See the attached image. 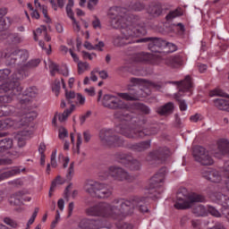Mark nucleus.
<instances>
[{"label":"nucleus","instance_id":"f257e3e1","mask_svg":"<svg viewBox=\"0 0 229 229\" xmlns=\"http://www.w3.org/2000/svg\"><path fill=\"white\" fill-rule=\"evenodd\" d=\"M110 24L115 30H121L122 36H115L114 46L121 47L128 44H135L137 37L146 35V25L140 23L139 18L133 21L126 19V9L122 7H113L109 11Z\"/></svg>","mask_w":229,"mask_h":229},{"label":"nucleus","instance_id":"f03ea898","mask_svg":"<svg viewBox=\"0 0 229 229\" xmlns=\"http://www.w3.org/2000/svg\"><path fill=\"white\" fill-rule=\"evenodd\" d=\"M119 205H125L124 201L114 199L111 204L101 202L86 208L85 212L91 217H113V219H121Z\"/></svg>","mask_w":229,"mask_h":229},{"label":"nucleus","instance_id":"7ed1b4c3","mask_svg":"<svg viewBox=\"0 0 229 229\" xmlns=\"http://www.w3.org/2000/svg\"><path fill=\"white\" fill-rule=\"evenodd\" d=\"M24 79V72L19 70L13 74V81L0 85V94L9 92L4 96H0V103H12L13 96H21L22 87L19 80Z\"/></svg>","mask_w":229,"mask_h":229},{"label":"nucleus","instance_id":"20e7f679","mask_svg":"<svg viewBox=\"0 0 229 229\" xmlns=\"http://www.w3.org/2000/svg\"><path fill=\"white\" fill-rule=\"evenodd\" d=\"M38 114L35 110H28L22 117L16 119L6 118L0 120V131L13 128L14 130H26L30 126V123L37 119Z\"/></svg>","mask_w":229,"mask_h":229},{"label":"nucleus","instance_id":"39448f33","mask_svg":"<svg viewBox=\"0 0 229 229\" xmlns=\"http://www.w3.org/2000/svg\"><path fill=\"white\" fill-rule=\"evenodd\" d=\"M84 191L92 198H98L99 199H107L113 192L112 187L108 184L92 179H88L84 182Z\"/></svg>","mask_w":229,"mask_h":229},{"label":"nucleus","instance_id":"423d86ee","mask_svg":"<svg viewBox=\"0 0 229 229\" xmlns=\"http://www.w3.org/2000/svg\"><path fill=\"white\" fill-rule=\"evenodd\" d=\"M119 200L123 201L125 205H119L120 210V219L123 217H126V216H131L135 210H139V212H148V208L144 202L146 198L144 197H135L132 199H119Z\"/></svg>","mask_w":229,"mask_h":229},{"label":"nucleus","instance_id":"0eeeda50","mask_svg":"<svg viewBox=\"0 0 229 229\" xmlns=\"http://www.w3.org/2000/svg\"><path fill=\"white\" fill-rule=\"evenodd\" d=\"M98 139L104 148H124L126 140L117 135L114 129L104 128L98 132Z\"/></svg>","mask_w":229,"mask_h":229},{"label":"nucleus","instance_id":"6e6552de","mask_svg":"<svg viewBox=\"0 0 229 229\" xmlns=\"http://www.w3.org/2000/svg\"><path fill=\"white\" fill-rule=\"evenodd\" d=\"M203 201H205V197L202 195L192 193L189 196L187 190L183 189L176 194L174 208H177V210H186V208H191L193 203H201Z\"/></svg>","mask_w":229,"mask_h":229},{"label":"nucleus","instance_id":"1a4fd4ad","mask_svg":"<svg viewBox=\"0 0 229 229\" xmlns=\"http://www.w3.org/2000/svg\"><path fill=\"white\" fill-rule=\"evenodd\" d=\"M4 58L7 67H20L26 64L30 58V53L26 49L13 48L10 52L5 53Z\"/></svg>","mask_w":229,"mask_h":229},{"label":"nucleus","instance_id":"9d476101","mask_svg":"<svg viewBox=\"0 0 229 229\" xmlns=\"http://www.w3.org/2000/svg\"><path fill=\"white\" fill-rule=\"evenodd\" d=\"M165 178V170H161L156 174L149 181L148 186L147 187L146 194H148L147 198H158V194L164 192L162 189V183Z\"/></svg>","mask_w":229,"mask_h":229},{"label":"nucleus","instance_id":"9b49d317","mask_svg":"<svg viewBox=\"0 0 229 229\" xmlns=\"http://www.w3.org/2000/svg\"><path fill=\"white\" fill-rule=\"evenodd\" d=\"M171 83H173L174 85H177L179 91L174 95V98L179 103L180 111L185 112V110H187V102L180 98H182V96H183L185 92L191 90V87H192V81L191 79V76L187 75L183 81H174Z\"/></svg>","mask_w":229,"mask_h":229},{"label":"nucleus","instance_id":"f8f14e48","mask_svg":"<svg viewBox=\"0 0 229 229\" xmlns=\"http://www.w3.org/2000/svg\"><path fill=\"white\" fill-rule=\"evenodd\" d=\"M151 94V90L149 89L143 87L135 86L132 89H129V92L127 93H116L118 98L124 99L125 101H139L140 98H148Z\"/></svg>","mask_w":229,"mask_h":229},{"label":"nucleus","instance_id":"ddd939ff","mask_svg":"<svg viewBox=\"0 0 229 229\" xmlns=\"http://www.w3.org/2000/svg\"><path fill=\"white\" fill-rule=\"evenodd\" d=\"M102 105L109 110H128L130 106L126 102L121 100L117 96L106 94L102 99Z\"/></svg>","mask_w":229,"mask_h":229},{"label":"nucleus","instance_id":"4468645a","mask_svg":"<svg viewBox=\"0 0 229 229\" xmlns=\"http://www.w3.org/2000/svg\"><path fill=\"white\" fill-rule=\"evenodd\" d=\"M171 152L167 147L159 148L148 153L146 157L148 164H164L169 158Z\"/></svg>","mask_w":229,"mask_h":229},{"label":"nucleus","instance_id":"2eb2a0df","mask_svg":"<svg viewBox=\"0 0 229 229\" xmlns=\"http://www.w3.org/2000/svg\"><path fill=\"white\" fill-rule=\"evenodd\" d=\"M109 176H112L116 182H128L131 183L135 182V176L130 174L124 168L112 165L108 168Z\"/></svg>","mask_w":229,"mask_h":229},{"label":"nucleus","instance_id":"dca6fc26","mask_svg":"<svg viewBox=\"0 0 229 229\" xmlns=\"http://www.w3.org/2000/svg\"><path fill=\"white\" fill-rule=\"evenodd\" d=\"M193 157L195 161L201 165H212L214 164V159L203 147H196L193 150Z\"/></svg>","mask_w":229,"mask_h":229},{"label":"nucleus","instance_id":"f3484780","mask_svg":"<svg viewBox=\"0 0 229 229\" xmlns=\"http://www.w3.org/2000/svg\"><path fill=\"white\" fill-rule=\"evenodd\" d=\"M120 135H123L126 139H131L132 140H140V128L138 125L127 124L120 126Z\"/></svg>","mask_w":229,"mask_h":229},{"label":"nucleus","instance_id":"a211bd4d","mask_svg":"<svg viewBox=\"0 0 229 229\" xmlns=\"http://www.w3.org/2000/svg\"><path fill=\"white\" fill-rule=\"evenodd\" d=\"M137 42L138 43L148 42V49L152 51V53H160V48L164 47V49H165V46H167V41L158 38H138Z\"/></svg>","mask_w":229,"mask_h":229},{"label":"nucleus","instance_id":"6ab92c4d","mask_svg":"<svg viewBox=\"0 0 229 229\" xmlns=\"http://www.w3.org/2000/svg\"><path fill=\"white\" fill-rule=\"evenodd\" d=\"M211 96H219L218 98L214 100V105L218 110H225L229 112V99L225 98L228 95L223 90L216 89L211 92Z\"/></svg>","mask_w":229,"mask_h":229},{"label":"nucleus","instance_id":"aec40b11","mask_svg":"<svg viewBox=\"0 0 229 229\" xmlns=\"http://www.w3.org/2000/svg\"><path fill=\"white\" fill-rule=\"evenodd\" d=\"M212 155L216 158L229 157V140L227 139H220L216 141V148L213 149Z\"/></svg>","mask_w":229,"mask_h":229},{"label":"nucleus","instance_id":"412c9836","mask_svg":"<svg viewBox=\"0 0 229 229\" xmlns=\"http://www.w3.org/2000/svg\"><path fill=\"white\" fill-rule=\"evenodd\" d=\"M202 177L212 183H221L223 181V176L219 171L214 168H204L201 170Z\"/></svg>","mask_w":229,"mask_h":229},{"label":"nucleus","instance_id":"4be33fe9","mask_svg":"<svg viewBox=\"0 0 229 229\" xmlns=\"http://www.w3.org/2000/svg\"><path fill=\"white\" fill-rule=\"evenodd\" d=\"M80 229H100L103 228V222L99 219L83 218L79 224Z\"/></svg>","mask_w":229,"mask_h":229},{"label":"nucleus","instance_id":"5701e85b","mask_svg":"<svg viewBox=\"0 0 229 229\" xmlns=\"http://www.w3.org/2000/svg\"><path fill=\"white\" fill-rule=\"evenodd\" d=\"M125 148H127V149H131V151H135L136 153H142L151 148V140H148L137 143H128L125 145Z\"/></svg>","mask_w":229,"mask_h":229},{"label":"nucleus","instance_id":"b1692460","mask_svg":"<svg viewBox=\"0 0 229 229\" xmlns=\"http://www.w3.org/2000/svg\"><path fill=\"white\" fill-rule=\"evenodd\" d=\"M122 164H124L126 167H129L131 171H140L141 164L140 161L135 159L128 155H123L121 157Z\"/></svg>","mask_w":229,"mask_h":229},{"label":"nucleus","instance_id":"393cba45","mask_svg":"<svg viewBox=\"0 0 229 229\" xmlns=\"http://www.w3.org/2000/svg\"><path fill=\"white\" fill-rule=\"evenodd\" d=\"M38 95V89H37V87L32 86L26 89V90L23 92V96L25 97L21 100V105H30L31 102L30 98H35Z\"/></svg>","mask_w":229,"mask_h":229},{"label":"nucleus","instance_id":"a878e982","mask_svg":"<svg viewBox=\"0 0 229 229\" xmlns=\"http://www.w3.org/2000/svg\"><path fill=\"white\" fill-rule=\"evenodd\" d=\"M72 6H74V0H68V4L66 5V13L68 17L72 21L74 31H80V24H78V21H76V19L74 18Z\"/></svg>","mask_w":229,"mask_h":229},{"label":"nucleus","instance_id":"bb28decb","mask_svg":"<svg viewBox=\"0 0 229 229\" xmlns=\"http://www.w3.org/2000/svg\"><path fill=\"white\" fill-rule=\"evenodd\" d=\"M213 199L216 201V203H218V205H221L223 208H229V197L221 193V192H216L213 194Z\"/></svg>","mask_w":229,"mask_h":229},{"label":"nucleus","instance_id":"cd10ccee","mask_svg":"<svg viewBox=\"0 0 229 229\" xmlns=\"http://www.w3.org/2000/svg\"><path fill=\"white\" fill-rule=\"evenodd\" d=\"M22 196H24V191H19L11 195L9 199L10 205L13 207L22 205Z\"/></svg>","mask_w":229,"mask_h":229},{"label":"nucleus","instance_id":"c85d7f7f","mask_svg":"<svg viewBox=\"0 0 229 229\" xmlns=\"http://www.w3.org/2000/svg\"><path fill=\"white\" fill-rule=\"evenodd\" d=\"M21 171L24 172L26 171V168H23L21 170L19 167H14L9 171L3 172L0 174V182H3V180H6V178H12V176H15L16 174H21Z\"/></svg>","mask_w":229,"mask_h":229},{"label":"nucleus","instance_id":"c756f323","mask_svg":"<svg viewBox=\"0 0 229 229\" xmlns=\"http://www.w3.org/2000/svg\"><path fill=\"white\" fill-rule=\"evenodd\" d=\"M174 111V104L168 102L165 105L157 108V114L159 115H169Z\"/></svg>","mask_w":229,"mask_h":229},{"label":"nucleus","instance_id":"7c9ffc66","mask_svg":"<svg viewBox=\"0 0 229 229\" xmlns=\"http://www.w3.org/2000/svg\"><path fill=\"white\" fill-rule=\"evenodd\" d=\"M74 110H76V106L74 104H71L69 108L64 109V111L59 114L58 121L60 123H66L67 119H69Z\"/></svg>","mask_w":229,"mask_h":229},{"label":"nucleus","instance_id":"2f4dec72","mask_svg":"<svg viewBox=\"0 0 229 229\" xmlns=\"http://www.w3.org/2000/svg\"><path fill=\"white\" fill-rule=\"evenodd\" d=\"M74 176V162H72L69 165L68 171L66 173V178L63 179L62 177H58L59 185H64L65 182H71L72 177Z\"/></svg>","mask_w":229,"mask_h":229},{"label":"nucleus","instance_id":"473e14b6","mask_svg":"<svg viewBox=\"0 0 229 229\" xmlns=\"http://www.w3.org/2000/svg\"><path fill=\"white\" fill-rule=\"evenodd\" d=\"M165 64V65H168V67H172L173 69H174L180 66V64H182V58L179 55H172L166 57Z\"/></svg>","mask_w":229,"mask_h":229},{"label":"nucleus","instance_id":"72a5a7b5","mask_svg":"<svg viewBox=\"0 0 229 229\" xmlns=\"http://www.w3.org/2000/svg\"><path fill=\"white\" fill-rule=\"evenodd\" d=\"M15 114V106H0V117H9Z\"/></svg>","mask_w":229,"mask_h":229},{"label":"nucleus","instance_id":"f704fd0d","mask_svg":"<svg viewBox=\"0 0 229 229\" xmlns=\"http://www.w3.org/2000/svg\"><path fill=\"white\" fill-rule=\"evenodd\" d=\"M162 4H151L148 9V13L152 15V17H160V15H162Z\"/></svg>","mask_w":229,"mask_h":229},{"label":"nucleus","instance_id":"c9c22d12","mask_svg":"<svg viewBox=\"0 0 229 229\" xmlns=\"http://www.w3.org/2000/svg\"><path fill=\"white\" fill-rule=\"evenodd\" d=\"M13 147V140L5 138L0 140V153H4Z\"/></svg>","mask_w":229,"mask_h":229},{"label":"nucleus","instance_id":"e433bc0d","mask_svg":"<svg viewBox=\"0 0 229 229\" xmlns=\"http://www.w3.org/2000/svg\"><path fill=\"white\" fill-rule=\"evenodd\" d=\"M192 212L197 217H203L205 216H208L207 208H205V206L203 205L195 206L192 209Z\"/></svg>","mask_w":229,"mask_h":229},{"label":"nucleus","instance_id":"4c0bfd02","mask_svg":"<svg viewBox=\"0 0 229 229\" xmlns=\"http://www.w3.org/2000/svg\"><path fill=\"white\" fill-rule=\"evenodd\" d=\"M158 133V131L155 127H151L149 129H140V139H144V137H151V135H157Z\"/></svg>","mask_w":229,"mask_h":229},{"label":"nucleus","instance_id":"58836bf2","mask_svg":"<svg viewBox=\"0 0 229 229\" xmlns=\"http://www.w3.org/2000/svg\"><path fill=\"white\" fill-rule=\"evenodd\" d=\"M114 119H118V121H125L127 123H130V121H133V116L130 114H123L121 111H116L114 114Z\"/></svg>","mask_w":229,"mask_h":229},{"label":"nucleus","instance_id":"ea45409f","mask_svg":"<svg viewBox=\"0 0 229 229\" xmlns=\"http://www.w3.org/2000/svg\"><path fill=\"white\" fill-rule=\"evenodd\" d=\"M182 15H183V12L182 11L181 8H177L174 11H171L165 16V19H166V21H173V19H176V17H182Z\"/></svg>","mask_w":229,"mask_h":229},{"label":"nucleus","instance_id":"a19ab883","mask_svg":"<svg viewBox=\"0 0 229 229\" xmlns=\"http://www.w3.org/2000/svg\"><path fill=\"white\" fill-rule=\"evenodd\" d=\"M144 8H145L144 4L139 1L131 2L129 4V10H132L133 12H142Z\"/></svg>","mask_w":229,"mask_h":229},{"label":"nucleus","instance_id":"79ce46f5","mask_svg":"<svg viewBox=\"0 0 229 229\" xmlns=\"http://www.w3.org/2000/svg\"><path fill=\"white\" fill-rule=\"evenodd\" d=\"M40 64V59H32L29 61L26 64H23V69H35Z\"/></svg>","mask_w":229,"mask_h":229},{"label":"nucleus","instance_id":"37998d69","mask_svg":"<svg viewBox=\"0 0 229 229\" xmlns=\"http://www.w3.org/2000/svg\"><path fill=\"white\" fill-rule=\"evenodd\" d=\"M8 13V9L6 8H0V31H4L6 28L4 25V21H3V17Z\"/></svg>","mask_w":229,"mask_h":229},{"label":"nucleus","instance_id":"c03bdc74","mask_svg":"<svg viewBox=\"0 0 229 229\" xmlns=\"http://www.w3.org/2000/svg\"><path fill=\"white\" fill-rule=\"evenodd\" d=\"M58 137L61 140H64L65 139H69V131L65 129V127L61 126L58 129Z\"/></svg>","mask_w":229,"mask_h":229},{"label":"nucleus","instance_id":"a18cd8bd","mask_svg":"<svg viewBox=\"0 0 229 229\" xmlns=\"http://www.w3.org/2000/svg\"><path fill=\"white\" fill-rule=\"evenodd\" d=\"M48 67L50 71V75L56 76V72H58V64H56L52 60H48Z\"/></svg>","mask_w":229,"mask_h":229},{"label":"nucleus","instance_id":"49530a36","mask_svg":"<svg viewBox=\"0 0 229 229\" xmlns=\"http://www.w3.org/2000/svg\"><path fill=\"white\" fill-rule=\"evenodd\" d=\"M90 69V64L89 63H83L80 62L78 63V73L79 74H83L85 71H89Z\"/></svg>","mask_w":229,"mask_h":229},{"label":"nucleus","instance_id":"de8ad7c7","mask_svg":"<svg viewBox=\"0 0 229 229\" xmlns=\"http://www.w3.org/2000/svg\"><path fill=\"white\" fill-rule=\"evenodd\" d=\"M10 74H12V70L8 68L0 70V81H4V80H8L10 78Z\"/></svg>","mask_w":229,"mask_h":229},{"label":"nucleus","instance_id":"09e8293b","mask_svg":"<svg viewBox=\"0 0 229 229\" xmlns=\"http://www.w3.org/2000/svg\"><path fill=\"white\" fill-rule=\"evenodd\" d=\"M207 210L208 214H210L214 217H221V213L214 206H208Z\"/></svg>","mask_w":229,"mask_h":229},{"label":"nucleus","instance_id":"8fccbe9b","mask_svg":"<svg viewBox=\"0 0 229 229\" xmlns=\"http://www.w3.org/2000/svg\"><path fill=\"white\" fill-rule=\"evenodd\" d=\"M59 160L63 169H67V165H69V162H71V159L69 158V157L60 155Z\"/></svg>","mask_w":229,"mask_h":229},{"label":"nucleus","instance_id":"3c124183","mask_svg":"<svg viewBox=\"0 0 229 229\" xmlns=\"http://www.w3.org/2000/svg\"><path fill=\"white\" fill-rule=\"evenodd\" d=\"M137 108L140 110V112H142V114H145L146 115H149V114H151V109H149V107L144 104H138Z\"/></svg>","mask_w":229,"mask_h":229},{"label":"nucleus","instance_id":"603ef678","mask_svg":"<svg viewBox=\"0 0 229 229\" xmlns=\"http://www.w3.org/2000/svg\"><path fill=\"white\" fill-rule=\"evenodd\" d=\"M4 223H5V225H8V226H11V228H19V224H17V221L10 217L4 218Z\"/></svg>","mask_w":229,"mask_h":229},{"label":"nucleus","instance_id":"864d4df0","mask_svg":"<svg viewBox=\"0 0 229 229\" xmlns=\"http://www.w3.org/2000/svg\"><path fill=\"white\" fill-rule=\"evenodd\" d=\"M94 30H101L102 25H101V21L99 20V18H98V16H94V20L91 22Z\"/></svg>","mask_w":229,"mask_h":229},{"label":"nucleus","instance_id":"5fc2aeb1","mask_svg":"<svg viewBox=\"0 0 229 229\" xmlns=\"http://www.w3.org/2000/svg\"><path fill=\"white\" fill-rule=\"evenodd\" d=\"M38 208H35L34 212L31 216V217L29 219L27 223V226H30V225H33L35 223V219L37 218V216L38 215Z\"/></svg>","mask_w":229,"mask_h":229},{"label":"nucleus","instance_id":"6e6d98bb","mask_svg":"<svg viewBox=\"0 0 229 229\" xmlns=\"http://www.w3.org/2000/svg\"><path fill=\"white\" fill-rule=\"evenodd\" d=\"M58 183V176H55V180L52 182L48 196L51 198L53 196V193L55 192V189L56 188V184Z\"/></svg>","mask_w":229,"mask_h":229},{"label":"nucleus","instance_id":"4d7b16f0","mask_svg":"<svg viewBox=\"0 0 229 229\" xmlns=\"http://www.w3.org/2000/svg\"><path fill=\"white\" fill-rule=\"evenodd\" d=\"M65 96H66L68 104L71 103V99H76V97H77L74 91H67V90H65Z\"/></svg>","mask_w":229,"mask_h":229},{"label":"nucleus","instance_id":"13d9d810","mask_svg":"<svg viewBox=\"0 0 229 229\" xmlns=\"http://www.w3.org/2000/svg\"><path fill=\"white\" fill-rule=\"evenodd\" d=\"M130 81H131V85L133 87H135V85H140V84L144 83V81H146L143 79H139V78H131Z\"/></svg>","mask_w":229,"mask_h":229},{"label":"nucleus","instance_id":"bf43d9fd","mask_svg":"<svg viewBox=\"0 0 229 229\" xmlns=\"http://www.w3.org/2000/svg\"><path fill=\"white\" fill-rule=\"evenodd\" d=\"M41 10L45 19H47L45 21L47 23L51 22V18H49V15L47 14V7L46 5H42Z\"/></svg>","mask_w":229,"mask_h":229},{"label":"nucleus","instance_id":"052dcab7","mask_svg":"<svg viewBox=\"0 0 229 229\" xmlns=\"http://www.w3.org/2000/svg\"><path fill=\"white\" fill-rule=\"evenodd\" d=\"M165 49H169L167 50L168 53H174V51H176V45L166 42V46L165 47Z\"/></svg>","mask_w":229,"mask_h":229},{"label":"nucleus","instance_id":"680f3d73","mask_svg":"<svg viewBox=\"0 0 229 229\" xmlns=\"http://www.w3.org/2000/svg\"><path fill=\"white\" fill-rule=\"evenodd\" d=\"M47 32V27H46V25H41L39 28H38L36 30V34L37 35H46V33Z\"/></svg>","mask_w":229,"mask_h":229},{"label":"nucleus","instance_id":"e2e57ef3","mask_svg":"<svg viewBox=\"0 0 229 229\" xmlns=\"http://www.w3.org/2000/svg\"><path fill=\"white\" fill-rule=\"evenodd\" d=\"M90 115H92V112L88 111L85 114L81 116V118H80L81 124H85V121H87V119H89V117H90Z\"/></svg>","mask_w":229,"mask_h":229},{"label":"nucleus","instance_id":"0e129e2a","mask_svg":"<svg viewBox=\"0 0 229 229\" xmlns=\"http://www.w3.org/2000/svg\"><path fill=\"white\" fill-rule=\"evenodd\" d=\"M51 165L56 167V150H54L51 154Z\"/></svg>","mask_w":229,"mask_h":229},{"label":"nucleus","instance_id":"69168bd1","mask_svg":"<svg viewBox=\"0 0 229 229\" xmlns=\"http://www.w3.org/2000/svg\"><path fill=\"white\" fill-rule=\"evenodd\" d=\"M52 91L55 94L56 97H58V81L55 80L53 83H52Z\"/></svg>","mask_w":229,"mask_h":229},{"label":"nucleus","instance_id":"338daca9","mask_svg":"<svg viewBox=\"0 0 229 229\" xmlns=\"http://www.w3.org/2000/svg\"><path fill=\"white\" fill-rule=\"evenodd\" d=\"M83 139H84V142H90V139H92V135H90V131H85L83 132Z\"/></svg>","mask_w":229,"mask_h":229},{"label":"nucleus","instance_id":"774afa93","mask_svg":"<svg viewBox=\"0 0 229 229\" xmlns=\"http://www.w3.org/2000/svg\"><path fill=\"white\" fill-rule=\"evenodd\" d=\"M12 159L10 158H0V165H11Z\"/></svg>","mask_w":229,"mask_h":229}]
</instances>
